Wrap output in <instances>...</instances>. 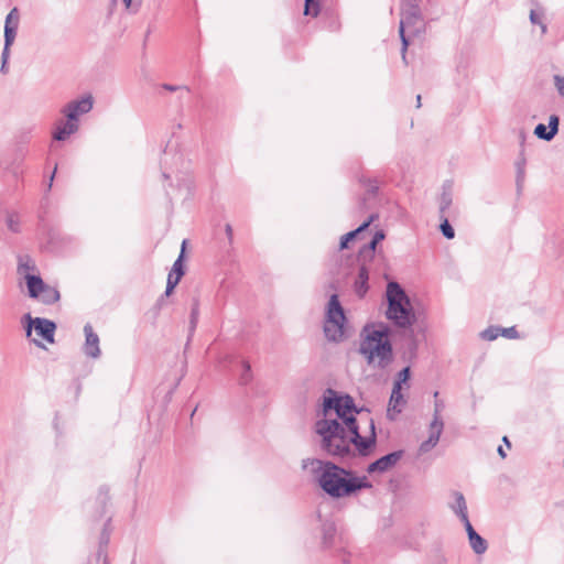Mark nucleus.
<instances>
[{
    "label": "nucleus",
    "instance_id": "c03bdc74",
    "mask_svg": "<svg viewBox=\"0 0 564 564\" xmlns=\"http://www.w3.org/2000/svg\"><path fill=\"white\" fill-rule=\"evenodd\" d=\"M416 107L420 108L421 107V95H417L416 96Z\"/></svg>",
    "mask_w": 564,
    "mask_h": 564
},
{
    "label": "nucleus",
    "instance_id": "473e14b6",
    "mask_svg": "<svg viewBox=\"0 0 564 564\" xmlns=\"http://www.w3.org/2000/svg\"><path fill=\"white\" fill-rule=\"evenodd\" d=\"M462 522L464 523V527L466 529V532H467V535L468 538L471 536L473 532H476L475 529L473 528L468 517H466L465 519H462Z\"/></svg>",
    "mask_w": 564,
    "mask_h": 564
},
{
    "label": "nucleus",
    "instance_id": "79ce46f5",
    "mask_svg": "<svg viewBox=\"0 0 564 564\" xmlns=\"http://www.w3.org/2000/svg\"><path fill=\"white\" fill-rule=\"evenodd\" d=\"M122 1H123V3H124V6H126V8H127V9L131 8V6H132V0H122Z\"/></svg>",
    "mask_w": 564,
    "mask_h": 564
},
{
    "label": "nucleus",
    "instance_id": "37998d69",
    "mask_svg": "<svg viewBox=\"0 0 564 564\" xmlns=\"http://www.w3.org/2000/svg\"><path fill=\"white\" fill-rule=\"evenodd\" d=\"M55 172H56V167L54 169V172H53V174H52V176L50 178L48 188L52 187V183H53V180H54Z\"/></svg>",
    "mask_w": 564,
    "mask_h": 564
},
{
    "label": "nucleus",
    "instance_id": "6e6552de",
    "mask_svg": "<svg viewBox=\"0 0 564 564\" xmlns=\"http://www.w3.org/2000/svg\"><path fill=\"white\" fill-rule=\"evenodd\" d=\"M26 284L31 297H40L45 304H53L59 300V292L45 284L40 276L26 275Z\"/></svg>",
    "mask_w": 564,
    "mask_h": 564
},
{
    "label": "nucleus",
    "instance_id": "e433bc0d",
    "mask_svg": "<svg viewBox=\"0 0 564 564\" xmlns=\"http://www.w3.org/2000/svg\"><path fill=\"white\" fill-rule=\"evenodd\" d=\"M98 560H102L104 564H109L108 557L106 554L102 553V551H99Z\"/></svg>",
    "mask_w": 564,
    "mask_h": 564
},
{
    "label": "nucleus",
    "instance_id": "4468645a",
    "mask_svg": "<svg viewBox=\"0 0 564 564\" xmlns=\"http://www.w3.org/2000/svg\"><path fill=\"white\" fill-rule=\"evenodd\" d=\"M79 129L78 122H75L68 118L58 119L54 123V130L52 138L56 141H65L68 137L76 133Z\"/></svg>",
    "mask_w": 564,
    "mask_h": 564
},
{
    "label": "nucleus",
    "instance_id": "f3484780",
    "mask_svg": "<svg viewBox=\"0 0 564 564\" xmlns=\"http://www.w3.org/2000/svg\"><path fill=\"white\" fill-rule=\"evenodd\" d=\"M558 117L552 115L549 118V127L546 128L543 123H539L534 129V134L545 141H551L558 131Z\"/></svg>",
    "mask_w": 564,
    "mask_h": 564
},
{
    "label": "nucleus",
    "instance_id": "7c9ffc66",
    "mask_svg": "<svg viewBox=\"0 0 564 564\" xmlns=\"http://www.w3.org/2000/svg\"><path fill=\"white\" fill-rule=\"evenodd\" d=\"M334 534H335V528L333 525H329V527L325 528V530H324V544L326 546L330 545L329 540L334 536Z\"/></svg>",
    "mask_w": 564,
    "mask_h": 564
},
{
    "label": "nucleus",
    "instance_id": "412c9836",
    "mask_svg": "<svg viewBox=\"0 0 564 564\" xmlns=\"http://www.w3.org/2000/svg\"><path fill=\"white\" fill-rule=\"evenodd\" d=\"M468 541L473 551L478 555L484 554L488 549L487 541L477 532H473L471 536L468 538Z\"/></svg>",
    "mask_w": 564,
    "mask_h": 564
},
{
    "label": "nucleus",
    "instance_id": "a211bd4d",
    "mask_svg": "<svg viewBox=\"0 0 564 564\" xmlns=\"http://www.w3.org/2000/svg\"><path fill=\"white\" fill-rule=\"evenodd\" d=\"M443 429L444 427H441L437 424H430L429 438L420 445V447H419L420 454H425L437 445L441 434L443 432Z\"/></svg>",
    "mask_w": 564,
    "mask_h": 564
},
{
    "label": "nucleus",
    "instance_id": "0eeeda50",
    "mask_svg": "<svg viewBox=\"0 0 564 564\" xmlns=\"http://www.w3.org/2000/svg\"><path fill=\"white\" fill-rule=\"evenodd\" d=\"M384 239L383 231H377L371 241L364 246L359 251V261L361 262L358 276L355 281V291L359 296H364L368 290L369 271L366 265L367 260L375 256L376 246Z\"/></svg>",
    "mask_w": 564,
    "mask_h": 564
},
{
    "label": "nucleus",
    "instance_id": "4be33fe9",
    "mask_svg": "<svg viewBox=\"0 0 564 564\" xmlns=\"http://www.w3.org/2000/svg\"><path fill=\"white\" fill-rule=\"evenodd\" d=\"M437 397H438V392L436 391V392H434L435 402H434L433 420H432L431 424H437L441 427H444V422L441 416V413L444 409V402L442 400H438Z\"/></svg>",
    "mask_w": 564,
    "mask_h": 564
},
{
    "label": "nucleus",
    "instance_id": "dca6fc26",
    "mask_svg": "<svg viewBox=\"0 0 564 564\" xmlns=\"http://www.w3.org/2000/svg\"><path fill=\"white\" fill-rule=\"evenodd\" d=\"M85 333V344H84V352L87 357L98 358L100 356L99 348V337L94 332L93 326L90 324H86L84 326Z\"/></svg>",
    "mask_w": 564,
    "mask_h": 564
},
{
    "label": "nucleus",
    "instance_id": "ddd939ff",
    "mask_svg": "<svg viewBox=\"0 0 564 564\" xmlns=\"http://www.w3.org/2000/svg\"><path fill=\"white\" fill-rule=\"evenodd\" d=\"M185 246H186V240L183 241L181 253H180L178 258L176 259V261L174 262L172 270L167 275L166 290H165L166 296H169L173 292L174 288L178 284L181 278L184 275V269H183L182 261H183V257H184V252H185Z\"/></svg>",
    "mask_w": 564,
    "mask_h": 564
},
{
    "label": "nucleus",
    "instance_id": "f8f14e48",
    "mask_svg": "<svg viewBox=\"0 0 564 564\" xmlns=\"http://www.w3.org/2000/svg\"><path fill=\"white\" fill-rule=\"evenodd\" d=\"M403 457V451H395L388 455H384L380 457L379 459L375 460L373 463L369 464L367 467V473L375 474V473H386L390 469H392Z\"/></svg>",
    "mask_w": 564,
    "mask_h": 564
},
{
    "label": "nucleus",
    "instance_id": "a18cd8bd",
    "mask_svg": "<svg viewBox=\"0 0 564 564\" xmlns=\"http://www.w3.org/2000/svg\"><path fill=\"white\" fill-rule=\"evenodd\" d=\"M523 173H524V172H523V169H519V172H518V180H519L520 177H523Z\"/></svg>",
    "mask_w": 564,
    "mask_h": 564
},
{
    "label": "nucleus",
    "instance_id": "ea45409f",
    "mask_svg": "<svg viewBox=\"0 0 564 564\" xmlns=\"http://www.w3.org/2000/svg\"><path fill=\"white\" fill-rule=\"evenodd\" d=\"M498 454L502 457V458H506L507 454L505 452V449L502 448V446H499L498 447Z\"/></svg>",
    "mask_w": 564,
    "mask_h": 564
},
{
    "label": "nucleus",
    "instance_id": "a19ab883",
    "mask_svg": "<svg viewBox=\"0 0 564 564\" xmlns=\"http://www.w3.org/2000/svg\"><path fill=\"white\" fill-rule=\"evenodd\" d=\"M163 87H164L166 90H170V91H175V90L177 89V87L172 86V85H167V84H165Z\"/></svg>",
    "mask_w": 564,
    "mask_h": 564
},
{
    "label": "nucleus",
    "instance_id": "f257e3e1",
    "mask_svg": "<svg viewBox=\"0 0 564 564\" xmlns=\"http://www.w3.org/2000/svg\"><path fill=\"white\" fill-rule=\"evenodd\" d=\"M324 397L323 417L315 422V433L319 446L327 455L346 458L351 454V445L361 456H368L376 447V426L372 419H367L368 432L362 435L356 419L360 411L349 395L338 397L328 389Z\"/></svg>",
    "mask_w": 564,
    "mask_h": 564
},
{
    "label": "nucleus",
    "instance_id": "c85d7f7f",
    "mask_svg": "<svg viewBox=\"0 0 564 564\" xmlns=\"http://www.w3.org/2000/svg\"><path fill=\"white\" fill-rule=\"evenodd\" d=\"M501 328H488L481 333V337L486 340H494L499 336Z\"/></svg>",
    "mask_w": 564,
    "mask_h": 564
},
{
    "label": "nucleus",
    "instance_id": "39448f33",
    "mask_svg": "<svg viewBox=\"0 0 564 564\" xmlns=\"http://www.w3.org/2000/svg\"><path fill=\"white\" fill-rule=\"evenodd\" d=\"M388 310L387 318L397 326L406 328L415 322L410 301L397 282H390L387 286Z\"/></svg>",
    "mask_w": 564,
    "mask_h": 564
},
{
    "label": "nucleus",
    "instance_id": "72a5a7b5",
    "mask_svg": "<svg viewBox=\"0 0 564 564\" xmlns=\"http://www.w3.org/2000/svg\"><path fill=\"white\" fill-rule=\"evenodd\" d=\"M503 336L506 337H509V338H514L517 336V330L514 327H509V328H501V332H500Z\"/></svg>",
    "mask_w": 564,
    "mask_h": 564
},
{
    "label": "nucleus",
    "instance_id": "393cba45",
    "mask_svg": "<svg viewBox=\"0 0 564 564\" xmlns=\"http://www.w3.org/2000/svg\"><path fill=\"white\" fill-rule=\"evenodd\" d=\"M304 13L316 17L318 14V3L315 0H305Z\"/></svg>",
    "mask_w": 564,
    "mask_h": 564
},
{
    "label": "nucleus",
    "instance_id": "1a4fd4ad",
    "mask_svg": "<svg viewBox=\"0 0 564 564\" xmlns=\"http://www.w3.org/2000/svg\"><path fill=\"white\" fill-rule=\"evenodd\" d=\"M20 23V13L18 8H13L6 17L4 22V46L1 55V59L8 63L10 55V47L13 44L17 31Z\"/></svg>",
    "mask_w": 564,
    "mask_h": 564
},
{
    "label": "nucleus",
    "instance_id": "49530a36",
    "mask_svg": "<svg viewBox=\"0 0 564 564\" xmlns=\"http://www.w3.org/2000/svg\"><path fill=\"white\" fill-rule=\"evenodd\" d=\"M503 442L507 444L508 447H510V442L507 436L503 437Z\"/></svg>",
    "mask_w": 564,
    "mask_h": 564
},
{
    "label": "nucleus",
    "instance_id": "f03ea898",
    "mask_svg": "<svg viewBox=\"0 0 564 564\" xmlns=\"http://www.w3.org/2000/svg\"><path fill=\"white\" fill-rule=\"evenodd\" d=\"M301 466L303 470H306L313 477L322 490L332 498L350 497L361 489L372 487L366 476H357L354 471L328 460L305 458L302 460Z\"/></svg>",
    "mask_w": 564,
    "mask_h": 564
},
{
    "label": "nucleus",
    "instance_id": "f704fd0d",
    "mask_svg": "<svg viewBox=\"0 0 564 564\" xmlns=\"http://www.w3.org/2000/svg\"><path fill=\"white\" fill-rule=\"evenodd\" d=\"M197 315H198V303L195 302V304L192 308V314H191V317H192L191 322H192L193 327L195 326Z\"/></svg>",
    "mask_w": 564,
    "mask_h": 564
},
{
    "label": "nucleus",
    "instance_id": "2eb2a0df",
    "mask_svg": "<svg viewBox=\"0 0 564 564\" xmlns=\"http://www.w3.org/2000/svg\"><path fill=\"white\" fill-rule=\"evenodd\" d=\"M401 391L402 389H400L399 383L393 384L387 410V416L390 420H395L406 403V400L404 399Z\"/></svg>",
    "mask_w": 564,
    "mask_h": 564
},
{
    "label": "nucleus",
    "instance_id": "2f4dec72",
    "mask_svg": "<svg viewBox=\"0 0 564 564\" xmlns=\"http://www.w3.org/2000/svg\"><path fill=\"white\" fill-rule=\"evenodd\" d=\"M8 227L12 231H18L19 230V220H18V218L15 216L11 215V216L8 217Z\"/></svg>",
    "mask_w": 564,
    "mask_h": 564
},
{
    "label": "nucleus",
    "instance_id": "cd10ccee",
    "mask_svg": "<svg viewBox=\"0 0 564 564\" xmlns=\"http://www.w3.org/2000/svg\"><path fill=\"white\" fill-rule=\"evenodd\" d=\"M243 371L240 377L241 383L246 384L251 380V367L248 361L242 362Z\"/></svg>",
    "mask_w": 564,
    "mask_h": 564
},
{
    "label": "nucleus",
    "instance_id": "423d86ee",
    "mask_svg": "<svg viewBox=\"0 0 564 564\" xmlns=\"http://www.w3.org/2000/svg\"><path fill=\"white\" fill-rule=\"evenodd\" d=\"M346 316L339 303L338 296L333 294L326 308L324 333L328 340L340 341L344 338Z\"/></svg>",
    "mask_w": 564,
    "mask_h": 564
},
{
    "label": "nucleus",
    "instance_id": "7ed1b4c3",
    "mask_svg": "<svg viewBox=\"0 0 564 564\" xmlns=\"http://www.w3.org/2000/svg\"><path fill=\"white\" fill-rule=\"evenodd\" d=\"M389 335V328L383 324L364 327L358 352L370 369L384 371L392 364L394 355Z\"/></svg>",
    "mask_w": 564,
    "mask_h": 564
},
{
    "label": "nucleus",
    "instance_id": "a878e982",
    "mask_svg": "<svg viewBox=\"0 0 564 564\" xmlns=\"http://www.w3.org/2000/svg\"><path fill=\"white\" fill-rule=\"evenodd\" d=\"M441 231L447 239H453L455 237V231L449 225L447 218H444L443 223L441 224Z\"/></svg>",
    "mask_w": 564,
    "mask_h": 564
},
{
    "label": "nucleus",
    "instance_id": "5701e85b",
    "mask_svg": "<svg viewBox=\"0 0 564 564\" xmlns=\"http://www.w3.org/2000/svg\"><path fill=\"white\" fill-rule=\"evenodd\" d=\"M35 265L33 260L29 256H23L19 258L18 271L21 274L31 275L30 272L34 271Z\"/></svg>",
    "mask_w": 564,
    "mask_h": 564
},
{
    "label": "nucleus",
    "instance_id": "6ab92c4d",
    "mask_svg": "<svg viewBox=\"0 0 564 564\" xmlns=\"http://www.w3.org/2000/svg\"><path fill=\"white\" fill-rule=\"evenodd\" d=\"M375 220V216L371 215L368 220H366L365 223H362L357 229L352 230V231H349L347 234H345L341 238H340V243H339V249L343 250V249H346L348 248V243L349 241H351L352 239L359 237L368 227L369 225Z\"/></svg>",
    "mask_w": 564,
    "mask_h": 564
},
{
    "label": "nucleus",
    "instance_id": "bb28decb",
    "mask_svg": "<svg viewBox=\"0 0 564 564\" xmlns=\"http://www.w3.org/2000/svg\"><path fill=\"white\" fill-rule=\"evenodd\" d=\"M452 205V196L449 193H443L440 202V212L444 214Z\"/></svg>",
    "mask_w": 564,
    "mask_h": 564
},
{
    "label": "nucleus",
    "instance_id": "58836bf2",
    "mask_svg": "<svg viewBox=\"0 0 564 564\" xmlns=\"http://www.w3.org/2000/svg\"><path fill=\"white\" fill-rule=\"evenodd\" d=\"M8 63H4V61H2V64H1V73L2 74H7L8 73V66H7Z\"/></svg>",
    "mask_w": 564,
    "mask_h": 564
},
{
    "label": "nucleus",
    "instance_id": "b1692460",
    "mask_svg": "<svg viewBox=\"0 0 564 564\" xmlns=\"http://www.w3.org/2000/svg\"><path fill=\"white\" fill-rule=\"evenodd\" d=\"M409 379H410V367H405L401 371H399L393 384L399 383L400 389H402L403 384H406Z\"/></svg>",
    "mask_w": 564,
    "mask_h": 564
},
{
    "label": "nucleus",
    "instance_id": "c9c22d12",
    "mask_svg": "<svg viewBox=\"0 0 564 564\" xmlns=\"http://www.w3.org/2000/svg\"><path fill=\"white\" fill-rule=\"evenodd\" d=\"M225 231H226V235H227L228 239L231 240L232 239V227H231V225L227 224L225 226Z\"/></svg>",
    "mask_w": 564,
    "mask_h": 564
},
{
    "label": "nucleus",
    "instance_id": "aec40b11",
    "mask_svg": "<svg viewBox=\"0 0 564 564\" xmlns=\"http://www.w3.org/2000/svg\"><path fill=\"white\" fill-rule=\"evenodd\" d=\"M454 513L462 520L468 517L467 513V503L465 497L462 492H454V503L451 506Z\"/></svg>",
    "mask_w": 564,
    "mask_h": 564
},
{
    "label": "nucleus",
    "instance_id": "20e7f679",
    "mask_svg": "<svg viewBox=\"0 0 564 564\" xmlns=\"http://www.w3.org/2000/svg\"><path fill=\"white\" fill-rule=\"evenodd\" d=\"M425 33V22L417 0H401L399 34L402 43L401 56L408 64L406 52L410 42Z\"/></svg>",
    "mask_w": 564,
    "mask_h": 564
},
{
    "label": "nucleus",
    "instance_id": "9b49d317",
    "mask_svg": "<svg viewBox=\"0 0 564 564\" xmlns=\"http://www.w3.org/2000/svg\"><path fill=\"white\" fill-rule=\"evenodd\" d=\"M29 319H30V323L26 328L28 336L31 335L32 327L34 326V329L40 337H42L44 340H46L50 344L54 343V333H55L56 326L52 321L46 319V318H41V317H36V318L32 319L30 316H29Z\"/></svg>",
    "mask_w": 564,
    "mask_h": 564
},
{
    "label": "nucleus",
    "instance_id": "de8ad7c7",
    "mask_svg": "<svg viewBox=\"0 0 564 564\" xmlns=\"http://www.w3.org/2000/svg\"><path fill=\"white\" fill-rule=\"evenodd\" d=\"M541 28H542V32L545 33L546 32V25L542 24Z\"/></svg>",
    "mask_w": 564,
    "mask_h": 564
},
{
    "label": "nucleus",
    "instance_id": "c756f323",
    "mask_svg": "<svg viewBox=\"0 0 564 564\" xmlns=\"http://www.w3.org/2000/svg\"><path fill=\"white\" fill-rule=\"evenodd\" d=\"M554 85L557 89V93L564 97V76L555 75L554 76Z\"/></svg>",
    "mask_w": 564,
    "mask_h": 564
},
{
    "label": "nucleus",
    "instance_id": "9d476101",
    "mask_svg": "<svg viewBox=\"0 0 564 564\" xmlns=\"http://www.w3.org/2000/svg\"><path fill=\"white\" fill-rule=\"evenodd\" d=\"M94 106V99L90 95L83 96L79 99L67 102L61 112L65 118H68L75 122H78L79 117L88 113Z\"/></svg>",
    "mask_w": 564,
    "mask_h": 564
},
{
    "label": "nucleus",
    "instance_id": "4c0bfd02",
    "mask_svg": "<svg viewBox=\"0 0 564 564\" xmlns=\"http://www.w3.org/2000/svg\"><path fill=\"white\" fill-rule=\"evenodd\" d=\"M530 20H531L532 23H539L538 17H536L534 11H531Z\"/></svg>",
    "mask_w": 564,
    "mask_h": 564
}]
</instances>
